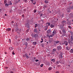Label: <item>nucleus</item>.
<instances>
[{"mask_svg":"<svg viewBox=\"0 0 73 73\" xmlns=\"http://www.w3.org/2000/svg\"><path fill=\"white\" fill-rule=\"evenodd\" d=\"M57 33L56 32V30H54L53 32H52V35H51V37H52V36H54V35H56Z\"/></svg>","mask_w":73,"mask_h":73,"instance_id":"obj_1","label":"nucleus"},{"mask_svg":"<svg viewBox=\"0 0 73 73\" xmlns=\"http://www.w3.org/2000/svg\"><path fill=\"white\" fill-rule=\"evenodd\" d=\"M62 24V26H64L66 24V21H63L61 22Z\"/></svg>","mask_w":73,"mask_h":73,"instance_id":"obj_2","label":"nucleus"},{"mask_svg":"<svg viewBox=\"0 0 73 73\" xmlns=\"http://www.w3.org/2000/svg\"><path fill=\"white\" fill-rule=\"evenodd\" d=\"M62 47L60 45H59L58 46H57V48L58 50H60L62 49Z\"/></svg>","mask_w":73,"mask_h":73,"instance_id":"obj_3","label":"nucleus"},{"mask_svg":"<svg viewBox=\"0 0 73 73\" xmlns=\"http://www.w3.org/2000/svg\"><path fill=\"white\" fill-rule=\"evenodd\" d=\"M58 57L59 58L61 59L62 58V53H60Z\"/></svg>","mask_w":73,"mask_h":73,"instance_id":"obj_4","label":"nucleus"},{"mask_svg":"<svg viewBox=\"0 0 73 73\" xmlns=\"http://www.w3.org/2000/svg\"><path fill=\"white\" fill-rule=\"evenodd\" d=\"M25 27H27V28H29V24L28 23H26L25 24Z\"/></svg>","mask_w":73,"mask_h":73,"instance_id":"obj_5","label":"nucleus"},{"mask_svg":"<svg viewBox=\"0 0 73 73\" xmlns=\"http://www.w3.org/2000/svg\"><path fill=\"white\" fill-rule=\"evenodd\" d=\"M70 40H71V43L72 44H73V36H71V38H70Z\"/></svg>","mask_w":73,"mask_h":73,"instance_id":"obj_6","label":"nucleus"},{"mask_svg":"<svg viewBox=\"0 0 73 73\" xmlns=\"http://www.w3.org/2000/svg\"><path fill=\"white\" fill-rule=\"evenodd\" d=\"M67 24L68 25H70L72 24V23H71V22H70V21H68Z\"/></svg>","mask_w":73,"mask_h":73,"instance_id":"obj_7","label":"nucleus"},{"mask_svg":"<svg viewBox=\"0 0 73 73\" xmlns=\"http://www.w3.org/2000/svg\"><path fill=\"white\" fill-rule=\"evenodd\" d=\"M18 31L17 33H20L21 32V29H18Z\"/></svg>","mask_w":73,"mask_h":73,"instance_id":"obj_8","label":"nucleus"},{"mask_svg":"<svg viewBox=\"0 0 73 73\" xmlns=\"http://www.w3.org/2000/svg\"><path fill=\"white\" fill-rule=\"evenodd\" d=\"M60 45H64V43L62 41H60Z\"/></svg>","mask_w":73,"mask_h":73,"instance_id":"obj_9","label":"nucleus"},{"mask_svg":"<svg viewBox=\"0 0 73 73\" xmlns=\"http://www.w3.org/2000/svg\"><path fill=\"white\" fill-rule=\"evenodd\" d=\"M47 33H48V34H51V31L50 30H48L47 31Z\"/></svg>","mask_w":73,"mask_h":73,"instance_id":"obj_10","label":"nucleus"},{"mask_svg":"<svg viewBox=\"0 0 73 73\" xmlns=\"http://www.w3.org/2000/svg\"><path fill=\"white\" fill-rule=\"evenodd\" d=\"M69 32L71 36H73V32L72 31H70Z\"/></svg>","mask_w":73,"mask_h":73,"instance_id":"obj_11","label":"nucleus"},{"mask_svg":"<svg viewBox=\"0 0 73 73\" xmlns=\"http://www.w3.org/2000/svg\"><path fill=\"white\" fill-rule=\"evenodd\" d=\"M8 4L9 5H12V2H11V1H9L8 2Z\"/></svg>","mask_w":73,"mask_h":73,"instance_id":"obj_12","label":"nucleus"},{"mask_svg":"<svg viewBox=\"0 0 73 73\" xmlns=\"http://www.w3.org/2000/svg\"><path fill=\"white\" fill-rule=\"evenodd\" d=\"M47 29H48V26H45L44 27V30L46 31Z\"/></svg>","mask_w":73,"mask_h":73,"instance_id":"obj_13","label":"nucleus"},{"mask_svg":"<svg viewBox=\"0 0 73 73\" xmlns=\"http://www.w3.org/2000/svg\"><path fill=\"white\" fill-rule=\"evenodd\" d=\"M71 17H73V14L72 13H71L69 15Z\"/></svg>","mask_w":73,"mask_h":73,"instance_id":"obj_14","label":"nucleus"},{"mask_svg":"<svg viewBox=\"0 0 73 73\" xmlns=\"http://www.w3.org/2000/svg\"><path fill=\"white\" fill-rule=\"evenodd\" d=\"M64 43L66 45H68V42L66 41L64 42Z\"/></svg>","mask_w":73,"mask_h":73,"instance_id":"obj_15","label":"nucleus"},{"mask_svg":"<svg viewBox=\"0 0 73 73\" xmlns=\"http://www.w3.org/2000/svg\"><path fill=\"white\" fill-rule=\"evenodd\" d=\"M11 30V28H8V29H7L6 30V31L7 32H9V31H10Z\"/></svg>","mask_w":73,"mask_h":73,"instance_id":"obj_16","label":"nucleus"},{"mask_svg":"<svg viewBox=\"0 0 73 73\" xmlns=\"http://www.w3.org/2000/svg\"><path fill=\"white\" fill-rule=\"evenodd\" d=\"M66 49L67 50H69L70 48H69V47L68 46H67L66 47Z\"/></svg>","mask_w":73,"mask_h":73,"instance_id":"obj_17","label":"nucleus"},{"mask_svg":"<svg viewBox=\"0 0 73 73\" xmlns=\"http://www.w3.org/2000/svg\"><path fill=\"white\" fill-rule=\"evenodd\" d=\"M25 56L26 57V58H29V57H28V55H27V54H25Z\"/></svg>","mask_w":73,"mask_h":73,"instance_id":"obj_18","label":"nucleus"},{"mask_svg":"<svg viewBox=\"0 0 73 73\" xmlns=\"http://www.w3.org/2000/svg\"><path fill=\"white\" fill-rule=\"evenodd\" d=\"M34 32L35 33H37V28H35V30L34 31Z\"/></svg>","mask_w":73,"mask_h":73,"instance_id":"obj_19","label":"nucleus"},{"mask_svg":"<svg viewBox=\"0 0 73 73\" xmlns=\"http://www.w3.org/2000/svg\"><path fill=\"white\" fill-rule=\"evenodd\" d=\"M54 42L56 43V44H58V43H60V41H55Z\"/></svg>","mask_w":73,"mask_h":73,"instance_id":"obj_20","label":"nucleus"},{"mask_svg":"<svg viewBox=\"0 0 73 73\" xmlns=\"http://www.w3.org/2000/svg\"><path fill=\"white\" fill-rule=\"evenodd\" d=\"M30 38H26V40H27V41H28H28H29V40H30Z\"/></svg>","mask_w":73,"mask_h":73,"instance_id":"obj_21","label":"nucleus"},{"mask_svg":"<svg viewBox=\"0 0 73 73\" xmlns=\"http://www.w3.org/2000/svg\"><path fill=\"white\" fill-rule=\"evenodd\" d=\"M44 2L45 3H46V4H48V3L49 2H48V1H47V0H45L44 1Z\"/></svg>","mask_w":73,"mask_h":73,"instance_id":"obj_22","label":"nucleus"},{"mask_svg":"<svg viewBox=\"0 0 73 73\" xmlns=\"http://www.w3.org/2000/svg\"><path fill=\"white\" fill-rule=\"evenodd\" d=\"M9 5V4L8 3H6L5 4V5L6 7H8V5Z\"/></svg>","mask_w":73,"mask_h":73,"instance_id":"obj_23","label":"nucleus"},{"mask_svg":"<svg viewBox=\"0 0 73 73\" xmlns=\"http://www.w3.org/2000/svg\"><path fill=\"white\" fill-rule=\"evenodd\" d=\"M52 61V62H55V60H54V59H53L51 60Z\"/></svg>","mask_w":73,"mask_h":73,"instance_id":"obj_24","label":"nucleus"},{"mask_svg":"<svg viewBox=\"0 0 73 73\" xmlns=\"http://www.w3.org/2000/svg\"><path fill=\"white\" fill-rule=\"evenodd\" d=\"M32 3L34 4V5H35V4H36V2H35V1H33L32 2Z\"/></svg>","mask_w":73,"mask_h":73,"instance_id":"obj_25","label":"nucleus"},{"mask_svg":"<svg viewBox=\"0 0 73 73\" xmlns=\"http://www.w3.org/2000/svg\"><path fill=\"white\" fill-rule=\"evenodd\" d=\"M50 23H47L46 24V25H48V26L49 25H50Z\"/></svg>","mask_w":73,"mask_h":73,"instance_id":"obj_26","label":"nucleus"},{"mask_svg":"<svg viewBox=\"0 0 73 73\" xmlns=\"http://www.w3.org/2000/svg\"><path fill=\"white\" fill-rule=\"evenodd\" d=\"M72 42L71 41H70V39H68V42L69 44H70V42Z\"/></svg>","mask_w":73,"mask_h":73,"instance_id":"obj_27","label":"nucleus"},{"mask_svg":"<svg viewBox=\"0 0 73 73\" xmlns=\"http://www.w3.org/2000/svg\"><path fill=\"white\" fill-rule=\"evenodd\" d=\"M50 27L51 28H54V25H51Z\"/></svg>","mask_w":73,"mask_h":73,"instance_id":"obj_28","label":"nucleus"},{"mask_svg":"<svg viewBox=\"0 0 73 73\" xmlns=\"http://www.w3.org/2000/svg\"><path fill=\"white\" fill-rule=\"evenodd\" d=\"M52 51L53 52H56V49H53L52 50Z\"/></svg>","mask_w":73,"mask_h":73,"instance_id":"obj_29","label":"nucleus"},{"mask_svg":"<svg viewBox=\"0 0 73 73\" xmlns=\"http://www.w3.org/2000/svg\"><path fill=\"white\" fill-rule=\"evenodd\" d=\"M33 44L34 45H36V42H33Z\"/></svg>","mask_w":73,"mask_h":73,"instance_id":"obj_30","label":"nucleus"},{"mask_svg":"<svg viewBox=\"0 0 73 73\" xmlns=\"http://www.w3.org/2000/svg\"><path fill=\"white\" fill-rule=\"evenodd\" d=\"M51 69H52V67H50L49 68L48 70H51Z\"/></svg>","mask_w":73,"mask_h":73,"instance_id":"obj_31","label":"nucleus"},{"mask_svg":"<svg viewBox=\"0 0 73 73\" xmlns=\"http://www.w3.org/2000/svg\"><path fill=\"white\" fill-rule=\"evenodd\" d=\"M24 44L26 46H27V45L28 44V43H27V42H26L24 43Z\"/></svg>","mask_w":73,"mask_h":73,"instance_id":"obj_32","label":"nucleus"},{"mask_svg":"<svg viewBox=\"0 0 73 73\" xmlns=\"http://www.w3.org/2000/svg\"><path fill=\"white\" fill-rule=\"evenodd\" d=\"M19 29H17V28H16L15 29V32H17V31H18V30Z\"/></svg>","mask_w":73,"mask_h":73,"instance_id":"obj_33","label":"nucleus"},{"mask_svg":"<svg viewBox=\"0 0 73 73\" xmlns=\"http://www.w3.org/2000/svg\"><path fill=\"white\" fill-rule=\"evenodd\" d=\"M42 16L43 18H45V17H46L45 15L44 14H43Z\"/></svg>","mask_w":73,"mask_h":73,"instance_id":"obj_34","label":"nucleus"},{"mask_svg":"<svg viewBox=\"0 0 73 73\" xmlns=\"http://www.w3.org/2000/svg\"><path fill=\"white\" fill-rule=\"evenodd\" d=\"M68 27V28H69V29H72V27L70 26H69Z\"/></svg>","mask_w":73,"mask_h":73,"instance_id":"obj_35","label":"nucleus"},{"mask_svg":"<svg viewBox=\"0 0 73 73\" xmlns=\"http://www.w3.org/2000/svg\"><path fill=\"white\" fill-rule=\"evenodd\" d=\"M70 51V52L71 53H73V49H71Z\"/></svg>","mask_w":73,"mask_h":73,"instance_id":"obj_36","label":"nucleus"},{"mask_svg":"<svg viewBox=\"0 0 73 73\" xmlns=\"http://www.w3.org/2000/svg\"><path fill=\"white\" fill-rule=\"evenodd\" d=\"M24 1L25 3H27V0H23Z\"/></svg>","mask_w":73,"mask_h":73,"instance_id":"obj_37","label":"nucleus"},{"mask_svg":"<svg viewBox=\"0 0 73 73\" xmlns=\"http://www.w3.org/2000/svg\"><path fill=\"white\" fill-rule=\"evenodd\" d=\"M47 6H44L43 7V8L44 9H45V8H46Z\"/></svg>","mask_w":73,"mask_h":73,"instance_id":"obj_38","label":"nucleus"},{"mask_svg":"<svg viewBox=\"0 0 73 73\" xmlns=\"http://www.w3.org/2000/svg\"><path fill=\"white\" fill-rule=\"evenodd\" d=\"M65 35H66L65 34V33H64V34L63 33L62 35V36H65Z\"/></svg>","mask_w":73,"mask_h":73,"instance_id":"obj_39","label":"nucleus"},{"mask_svg":"<svg viewBox=\"0 0 73 73\" xmlns=\"http://www.w3.org/2000/svg\"><path fill=\"white\" fill-rule=\"evenodd\" d=\"M36 36H37V34H35L34 35V37H35V38H36Z\"/></svg>","mask_w":73,"mask_h":73,"instance_id":"obj_40","label":"nucleus"},{"mask_svg":"<svg viewBox=\"0 0 73 73\" xmlns=\"http://www.w3.org/2000/svg\"><path fill=\"white\" fill-rule=\"evenodd\" d=\"M42 15H43V14L42 13H41L40 14V17H41L42 16Z\"/></svg>","mask_w":73,"mask_h":73,"instance_id":"obj_41","label":"nucleus"},{"mask_svg":"<svg viewBox=\"0 0 73 73\" xmlns=\"http://www.w3.org/2000/svg\"><path fill=\"white\" fill-rule=\"evenodd\" d=\"M36 12H37V11L36 10H35L34 11V13H36Z\"/></svg>","mask_w":73,"mask_h":73,"instance_id":"obj_42","label":"nucleus"},{"mask_svg":"<svg viewBox=\"0 0 73 73\" xmlns=\"http://www.w3.org/2000/svg\"><path fill=\"white\" fill-rule=\"evenodd\" d=\"M37 25L36 24H35V28H36L37 27Z\"/></svg>","mask_w":73,"mask_h":73,"instance_id":"obj_43","label":"nucleus"},{"mask_svg":"<svg viewBox=\"0 0 73 73\" xmlns=\"http://www.w3.org/2000/svg\"><path fill=\"white\" fill-rule=\"evenodd\" d=\"M4 4H5V3H7V1L6 0H5L4 1Z\"/></svg>","mask_w":73,"mask_h":73,"instance_id":"obj_44","label":"nucleus"},{"mask_svg":"<svg viewBox=\"0 0 73 73\" xmlns=\"http://www.w3.org/2000/svg\"><path fill=\"white\" fill-rule=\"evenodd\" d=\"M29 32V29H27V30L26 31V32L27 33H28V32Z\"/></svg>","mask_w":73,"mask_h":73,"instance_id":"obj_45","label":"nucleus"},{"mask_svg":"<svg viewBox=\"0 0 73 73\" xmlns=\"http://www.w3.org/2000/svg\"><path fill=\"white\" fill-rule=\"evenodd\" d=\"M14 30H13V29H12V33H14Z\"/></svg>","mask_w":73,"mask_h":73,"instance_id":"obj_46","label":"nucleus"},{"mask_svg":"<svg viewBox=\"0 0 73 73\" xmlns=\"http://www.w3.org/2000/svg\"><path fill=\"white\" fill-rule=\"evenodd\" d=\"M43 64H42L41 65H40L41 67H42L43 66Z\"/></svg>","mask_w":73,"mask_h":73,"instance_id":"obj_47","label":"nucleus"},{"mask_svg":"<svg viewBox=\"0 0 73 73\" xmlns=\"http://www.w3.org/2000/svg\"><path fill=\"white\" fill-rule=\"evenodd\" d=\"M12 54H13V55H15V53H14V52H13Z\"/></svg>","mask_w":73,"mask_h":73,"instance_id":"obj_48","label":"nucleus"},{"mask_svg":"<svg viewBox=\"0 0 73 73\" xmlns=\"http://www.w3.org/2000/svg\"><path fill=\"white\" fill-rule=\"evenodd\" d=\"M10 49V50H12L13 49V48H12V47H11L9 48Z\"/></svg>","mask_w":73,"mask_h":73,"instance_id":"obj_49","label":"nucleus"},{"mask_svg":"<svg viewBox=\"0 0 73 73\" xmlns=\"http://www.w3.org/2000/svg\"><path fill=\"white\" fill-rule=\"evenodd\" d=\"M35 61L36 62H37V61H38V60L36 59L35 60Z\"/></svg>","mask_w":73,"mask_h":73,"instance_id":"obj_50","label":"nucleus"},{"mask_svg":"<svg viewBox=\"0 0 73 73\" xmlns=\"http://www.w3.org/2000/svg\"><path fill=\"white\" fill-rule=\"evenodd\" d=\"M9 41L10 43H11V39H9Z\"/></svg>","mask_w":73,"mask_h":73,"instance_id":"obj_51","label":"nucleus"},{"mask_svg":"<svg viewBox=\"0 0 73 73\" xmlns=\"http://www.w3.org/2000/svg\"><path fill=\"white\" fill-rule=\"evenodd\" d=\"M17 36H16L15 37V39H17Z\"/></svg>","mask_w":73,"mask_h":73,"instance_id":"obj_52","label":"nucleus"},{"mask_svg":"<svg viewBox=\"0 0 73 73\" xmlns=\"http://www.w3.org/2000/svg\"><path fill=\"white\" fill-rule=\"evenodd\" d=\"M71 9H73V6H72L71 7Z\"/></svg>","mask_w":73,"mask_h":73,"instance_id":"obj_53","label":"nucleus"},{"mask_svg":"<svg viewBox=\"0 0 73 73\" xmlns=\"http://www.w3.org/2000/svg\"><path fill=\"white\" fill-rule=\"evenodd\" d=\"M43 40H42V41H40V42L41 43H42V42H43Z\"/></svg>","mask_w":73,"mask_h":73,"instance_id":"obj_54","label":"nucleus"},{"mask_svg":"<svg viewBox=\"0 0 73 73\" xmlns=\"http://www.w3.org/2000/svg\"><path fill=\"white\" fill-rule=\"evenodd\" d=\"M51 35H50V36L49 35H48V37H51Z\"/></svg>","mask_w":73,"mask_h":73,"instance_id":"obj_55","label":"nucleus"},{"mask_svg":"<svg viewBox=\"0 0 73 73\" xmlns=\"http://www.w3.org/2000/svg\"><path fill=\"white\" fill-rule=\"evenodd\" d=\"M10 72L11 73H13V72H12V71H10Z\"/></svg>","mask_w":73,"mask_h":73,"instance_id":"obj_56","label":"nucleus"},{"mask_svg":"<svg viewBox=\"0 0 73 73\" xmlns=\"http://www.w3.org/2000/svg\"><path fill=\"white\" fill-rule=\"evenodd\" d=\"M62 16H61V17H64V14H62Z\"/></svg>","mask_w":73,"mask_h":73,"instance_id":"obj_57","label":"nucleus"},{"mask_svg":"<svg viewBox=\"0 0 73 73\" xmlns=\"http://www.w3.org/2000/svg\"><path fill=\"white\" fill-rule=\"evenodd\" d=\"M23 11H26V10L25 9H23Z\"/></svg>","mask_w":73,"mask_h":73,"instance_id":"obj_58","label":"nucleus"},{"mask_svg":"<svg viewBox=\"0 0 73 73\" xmlns=\"http://www.w3.org/2000/svg\"><path fill=\"white\" fill-rule=\"evenodd\" d=\"M5 54H7V53L6 52H5Z\"/></svg>","mask_w":73,"mask_h":73,"instance_id":"obj_59","label":"nucleus"},{"mask_svg":"<svg viewBox=\"0 0 73 73\" xmlns=\"http://www.w3.org/2000/svg\"><path fill=\"white\" fill-rule=\"evenodd\" d=\"M1 9H0V12H1Z\"/></svg>","mask_w":73,"mask_h":73,"instance_id":"obj_60","label":"nucleus"},{"mask_svg":"<svg viewBox=\"0 0 73 73\" xmlns=\"http://www.w3.org/2000/svg\"><path fill=\"white\" fill-rule=\"evenodd\" d=\"M60 33L61 34H62V33H61V31H60Z\"/></svg>","mask_w":73,"mask_h":73,"instance_id":"obj_61","label":"nucleus"},{"mask_svg":"<svg viewBox=\"0 0 73 73\" xmlns=\"http://www.w3.org/2000/svg\"><path fill=\"white\" fill-rule=\"evenodd\" d=\"M68 13H69V12H70V11H68Z\"/></svg>","mask_w":73,"mask_h":73,"instance_id":"obj_62","label":"nucleus"},{"mask_svg":"<svg viewBox=\"0 0 73 73\" xmlns=\"http://www.w3.org/2000/svg\"><path fill=\"white\" fill-rule=\"evenodd\" d=\"M5 16H7V14H5Z\"/></svg>","mask_w":73,"mask_h":73,"instance_id":"obj_63","label":"nucleus"},{"mask_svg":"<svg viewBox=\"0 0 73 73\" xmlns=\"http://www.w3.org/2000/svg\"><path fill=\"white\" fill-rule=\"evenodd\" d=\"M56 73H59V72H56Z\"/></svg>","mask_w":73,"mask_h":73,"instance_id":"obj_64","label":"nucleus"}]
</instances>
